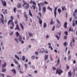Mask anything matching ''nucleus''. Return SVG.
<instances>
[{
	"instance_id": "nucleus-28",
	"label": "nucleus",
	"mask_w": 77,
	"mask_h": 77,
	"mask_svg": "<svg viewBox=\"0 0 77 77\" xmlns=\"http://www.w3.org/2000/svg\"><path fill=\"white\" fill-rule=\"evenodd\" d=\"M15 57L16 58H17V59H18V60H20V58L18 57V56H17L16 55H15Z\"/></svg>"
},
{
	"instance_id": "nucleus-46",
	"label": "nucleus",
	"mask_w": 77,
	"mask_h": 77,
	"mask_svg": "<svg viewBox=\"0 0 77 77\" xmlns=\"http://www.w3.org/2000/svg\"><path fill=\"white\" fill-rule=\"evenodd\" d=\"M35 56H38V51H36L35 53Z\"/></svg>"
},
{
	"instance_id": "nucleus-19",
	"label": "nucleus",
	"mask_w": 77,
	"mask_h": 77,
	"mask_svg": "<svg viewBox=\"0 0 77 77\" xmlns=\"http://www.w3.org/2000/svg\"><path fill=\"white\" fill-rule=\"evenodd\" d=\"M17 7L19 8H21V5L20 3H18L17 5Z\"/></svg>"
},
{
	"instance_id": "nucleus-40",
	"label": "nucleus",
	"mask_w": 77,
	"mask_h": 77,
	"mask_svg": "<svg viewBox=\"0 0 77 77\" xmlns=\"http://www.w3.org/2000/svg\"><path fill=\"white\" fill-rule=\"evenodd\" d=\"M18 70H21V67H20V65H18Z\"/></svg>"
},
{
	"instance_id": "nucleus-13",
	"label": "nucleus",
	"mask_w": 77,
	"mask_h": 77,
	"mask_svg": "<svg viewBox=\"0 0 77 77\" xmlns=\"http://www.w3.org/2000/svg\"><path fill=\"white\" fill-rule=\"evenodd\" d=\"M67 25H68V23L66 22H65L64 23L63 26L64 27V28H67Z\"/></svg>"
},
{
	"instance_id": "nucleus-51",
	"label": "nucleus",
	"mask_w": 77,
	"mask_h": 77,
	"mask_svg": "<svg viewBox=\"0 0 77 77\" xmlns=\"http://www.w3.org/2000/svg\"><path fill=\"white\" fill-rule=\"evenodd\" d=\"M53 69L54 71H55L56 69V68L54 67H53Z\"/></svg>"
},
{
	"instance_id": "nucleus-38",
	"label": "nucleus",
	"mask_w": 77,
	"mask_h": 77,
	"mask_svg": "<svg viewBox=\"0 0 77 77\" xmlns=\"http://www.w3.org/2000/svg\"><path fill=\"white\" fill-rule=\"evenodd\" d=\"M49 48H51V50H53V48L52 46H51V45H50L49 46Z\"/></svg>"
},
{
	"instance_id": "nucleus-20",
	"label": "nucleus",
	"mask_w": 77,
	"mask_h": 77,
	"mask_svg": "<svg viewBox=\"0 0 77 77\" xmlns=\"http://www.w3.org/2000/svg\"><path fill=\"white\" fill-rule=\"evenodd\" d=\"M29 15H30V17H33V15L32 14V13L31 12V11L30 10L29 11Z\"/></svg>"
},
{
	"instance_id": "nucleus-6",
	"label": "nucleus",
	"mask_w": 77,
	"mask_h": 77,
	"mask_svg": "<svg viewBox=\"0 0 77 77\" xmlns=\"http://www.w3.org/2000/svg\"><path fill=\"white\" fill-rule=\"evenodd\" d=\"M2 13L4 15H6V14H8V10L6 9H5L4 10V11H3Z\"/></svg>"
},
{
	"instance_id": "nucleus-36",
	"label": "nucleus",
	"mask_w": 77,
	"mask_h": 77,
	"mask_svg": "<svg viewBox=\"0 0 77 77\" xmlns=\"http://www.w3.org/2000/svg\"><path fill=\"white\" fill-rule=\"evenodd\" d=\"M11 25H12V26L13 27H14V22H11V23H10Z\"/></svg>"
},
{
	"instance_id": "nucleus-52",
	"label": "nucleus",
	"mask_w": 77,
	"mask_h": 77,
	"mask_svg": "<svg viewBox=\"0 0 77 77\" xmlns=\"http://www.w3.org/2000/svg\"><path fill=\"white\" fill-rule=\"evenodd\" d=\"M55 29V26H54L52 29V31H54V30Z\"/></svg>"
},
{
	"instance_id": "nucleus-45",
	"label": "nucleus",
	"mask_w": 77,
	"mask_h": 77,
	"mask_svg": "<svg viewBox=\"0 0 77 77\" xmlns=\"http://www.w3.org/2000/svg\"><path fill=\"white\" fill-rule=\"evenodd\" d=\"M50 58L51 61H53V59H52V56H51L50 55Z\"/></svg>"
},
{
	"instance_id": "nucleus-43",
	"label": "nucleus",
	"mask_w": 77,
	"mask_h": 77,
	"mask_svg": "<svg viewBox=\"0 0 77 77\" xmlns=\"http://www.w3.org/2000/svg\"><path fill=\"white\" fill-rule=\"evenodd\" d=\"M24 65L25 66V69H27L28 65L27 64H24Z\"/></svg>"
},
{
	"instance_id": "nucleus-24",
	"label": "nucleus",
	"mask_w": 77,
	"mask_h": 77,
	"mask_svg": "<svg viewBox=\"0 0 77 77\" xmlns=\"http://www.w3.org/2000/svg\"><path fill=\"white\" fill-rule=\"evenodd\" d=\"M61 8H62V11H63L64 10H65V11H66V7H65V6H64V7L62 6Z\"/></svg>"
},
{
	"instance_id": "nucleus-25",
	"label": "nucleus",
	"mask_w": 77,
	"mask_h": 77,
	"mask_svg": "<svg viewBox=\"0 0 77 77\" xmlns=\"http://www.w3.org/2000/svg\"><path fill=\"white\" fill-rule=\"evenodd\" d=\"M68 74H69V77L70 76H71V75H72V73H71V71H69L68 72Z\"/></svg>"
},
{
	"instance_id": "nucleus-9",
	"label": "nucleus",
	"mask_w": 77,
	"mask_h": 77,
	"mask_svg": "<svg viewBox=\"0 0 77 77\" xmlns=\"http://www.w3.org/2000/svg\"><path fill=\"white\" fill-rule=\"evenodd\" d=\"M24 8L26 10L29 9V3H27L26 5L25 6Z\"/></svg>"
},
{
	"instance_id": "nucleus-58",
	"label": "nucleus",
	"mask_w": 77,
	"mask_h": 77,
	"mask_svg": "<svg viewBox=\"0 0 77 77\" xmlns=\"http://www.w3.org/2000/svg\"><path fill=\"white\" fill-rule=\"evenodd\" d=\"M67 38V36H65L64 37V39H66Z\"/></svg>"
},
{
	"instance_id": "nucleus-41",
	"label": "nucleus",
	"mask_w": 77,
	"mask_h": 77,
	"mask_svg": "<svg viewBox=\"0 0 77 77\" xmlns=\"http://www.w3.org/2000/svg\"><path fill=\"white\" fill-rule=\"evenodd\" d=\"M16 35L17 37H18V36L20 35V34L18 33V32H16Z\"/></svg>"
},
{
	"instance_id": "nucleus-15",
	"label": "nucleus",
	"mask_w": 77,
	"mask_h": 77,
	"mask_svg": "<svg viewBox=\"0 0 77 77\" xmlns=\"http://www.w3.org/2000/svg\"><path fill=\"white\" fill-rule=\"evenodd\" d=\"M15 30H18L19 31H20V28H19V27L18 26V25H17V26L15 29Z\"/></svg>"
},
{
	"instance_id": "nucleus-59",
	"label": "nucleus",
	"mask_w": 77,
	"mask_h": 77,
	"mask_svg": "<svg viewBox=\"0 0 77 77\" xmlns=\"http://www.w3.org/2000/svg\"><path fill=\"white\" fill-rule=\"evenodd\" d=\"M38 10L40 12V11H41V7H40L39 8H38Z\"/></svg>"
},
{
	"instance_id": "nucleus-2",
	"label": "nucleus",
	"mask_w": 77,
	"mask_h": 77,
	"mask_svg": "<svg viewBox=\"0 0 77 77\" xmlns=\"http://www.w3.org/2000/svg\"><path fill=\"white\" fill-rule=\"evenodd\" d=\"M1 16L2 18H0L1 22V23H2L3 24H5V22H4V16H3V15L2 14H1Z\"/></svg>"
},
{
	"instance_id": "nucleus-8",
	"label": "nucleus",
	"mask_w": 77,
	"mask_h": 77,
	"mask_svg": "<svg viewBox=\"0 0 77 77\" xmlns=\"http://www.w3.org/2000/svg\"><path fill=\"white\" fill-rule=\"evenodd\" d=\"M77 14V9H76L75 10L74 12L73 13V15L74 17H75Z\"/></svg>"
},
{
	"instance_id": "nucleus-50",
	"label": "nucleus",
	"mask_w": 77,
	"mask_h": 77,
	"mask_svg": "<svg viewBox=\"0 0 77 77\" xmlns=\"http://www.w3.org/2000/svg\"><path fill=\"white\" fill-rule=\"evenodd\" d=\"M16 8L15 7H14V13H15L16 12Z\"/></svg>"
},
{
	"instance_id": "nucleus-34",
	"label": "nucleus",
	"mask_w": 77,
	"mask_h": 77,
	"mask_svg": "<svg viewBox=\"0 0 77 77\" xmlns=\"http://www.w3.org/2000/svg\"><path fill=\"white\" fill-rule=\"evenodd\" d=\"M73 29H71V28H70L69 29V32H73Z\"/></svg>"
},
{
	"instance_id": "nucleus-54",
	"label": "nucleus",
	"mask_w": 77,
	"mask_h": 77,
	"mask_svg": "<svg viewBox=\"0 0 77 77\" xmlns=\"http://www.w3.org/2000/svg\"><path fill=\"white\" fill-rule=\"evenodd\" d=\"M14 33V32L12 31L11 32V33L10 34V35L11 36H12V35H13V34Z\"/></svg>"
},
{
	"instance_id": "nucleus-17",
	"label": "nucleus",
	"mask_w": 77,
	"mask_h": 77,
	"mask_svg": "<svg viewBox=\"0 0 77 77\" xmlns=\"http://www.w3.org/2000/svg\"><path fill=\"white\" fill-rule=\"evenodd\" d=\"M14 60L15 63L16 65H18V62L15 59H14Z\"/></svg>"
},
{
	"instance_id": "nucleus-3",
	"label": "nucleus",
	"mask_w": 77,
	"mask_h": 77,
	"mask_svg": "<svg viewBox=\"0 0 77 77\" xmlns=\"http://www.w3.org/2000/svg\"><path fill=\"white\" fill-rule=\"evenodd\" d=\"M11 20H10L8 23V26L9 25V24L11 23V22H13V20H14V17H13V16H12L11 17Z\"/></svg>"
},
{
	"instance_id": "nucleus-16",
	"label": "nucleus",
	"mask_w": 77,
	"mask_h": 77,
	"mask_svg": "<svg viewBox=\"0 0 77 77\" xmlns=\"http://www.w3.org/2000/svg\"><path fill=\"white\" fill-rule=\"evenodd\" d=\"M59 63H60V60H59V58H58L57 63V64H56V66H57V65H59Z\"/></svg>"
},
{
	"instance_id": "nucleus-61",
	"label": "nucleus",
	"mask_w": 77,
	"mask_h": 77,
	"mask_svg": "<svg viewBox=\"0 0 77 77\" xmlns=\"http://www.w3.org/2000/svg\"><path fill=\"white\" fill-rule=\"evenodd\" d=\"M10 29H14V27H13V26H12L10 27Z\"/></svg>"
},
{
	"instance_id": "nucleus-55",
	"label": "nucleus",
	"mask_w": 77,
	"mask_h": 77,
	"mask_svg": "<svg viewBox=\"0 0 77 77\" xmlns=\"http://www.w3.org/2000/svg\"><path fill=\"white\" fill-rule=\"evenodd\" d=\"M33 5H36V3L34 1H33L32 2Z\"/></svg>"
},
{
	"instance_id": "nucleus-47",
	"label": "nucleus",
	"mask_w": 77,
	"mask_h": 77,
	"mask_svg": "<svg viewBox=\"0 0 77 77\" xmlns=\"http://www.w3.org/2000/svg\"><path fill=\"white\" fill-rule=\"evenodd\" d=\"M15 41H16V42H17V43H18V38H15Z\"/></svg>"
},
{
	"instance_id": "nucleus-10",
	"label": "nucleus",
	"mask_w": 77,
	"mask_h": 77,
	"mask_svg": "<svg viewBox=\"0 0 77 77\" xmlns=\"http://www.w3.org/2000/svg\"><path fill=\"white\" fill-rule=\"evenodd\" d=\"M48 59V55L45 54L44 58V60H47Z\"/></svg>"
},
{
	"instance_id": "nucleus-53",
	"label": "nucleus",
	"mask_w": 77,
	"mask_h": 77,
	"mask_svg": "<svg viewBox=\"0 0 77 77\" xmlns=\"http://www.w3.org/2000/svg\"><path fill=\"white\" fill-rule=\"evenodd\" d=\"M40 5H41V6H42L44 5V3L43 2H41L40 3Z\"/></svg>"
},
{
	"instance_id": "nucleus-37",
	"label": "nucleus",
	"mask_w": 77,
	"mask_h": 77,
	"mask_svg": "<svg viewBox=\"0 0 77 77\" xmlns=\"http://www.w3.org/2000/svg\"><path fill=\"white\" fill-rule=\"evenodd\" d=\"M21 39H22V38L21 36H20L19 38V40L20 42H21Z\"/></svg>"
},
{
	"instance_id": "nucleus-11",
	"label": "nucleus",
	"mask_w": 77,
	"mask_h": 77,
	"mask_svg": "<svg viewBox=\"0 0 77 77\" xmlns=\"http://www.w3.org/2000/svg\"><path fill=\"white\" fill-rule=\"evenodd\" d=\"M37 17L38 19L39 20V21L40 24H42V20H41L40 18H39V17L38 16H37Z\"/></svg>"
},
{
	"instance_id": "nucleus-42",
	"label": "nucleus",
	"mask_w": 77,
	"mask_h": 77,
	"mask_svg": "<svg viewBox=\"0 0 77 77\" xmlns=\"http://www.w3.org/2000/svg\"><path fill=\"white\" fill-rule=\"evenodd\" d=\"M56 38H57V40H59V37L57 35H55Z\"/></svg>"
},
{
	"instance_id": "nucleus-32",
	"label": "nucleus",
	"mask_w": 77,
	"mask_h": 77,
	"mask_svg": "<svg viewBox=\"0 0 77 77\" xmlns=\"http://www.w3.org/2000/svg\"><path fill=\"white\" fill-rule=\"evenodd\" d=\"M58 12L59 14H60V13H61V10L59 8L58 9Z\"/></svg>"
},
{
	"instance_id": "nucleus-7",
	"label": "nucleus",
	"mask_w": 77,
	"mask_h": 77,
	"mask_svg": "<svg viewBox=\"0 0 77 77\" xmlns=\"http://www.w3.org/2000/svg\"><path fill=\"white\" fill-rule=\"evenodd\" d=\"M39 53H44L45 52V50H44V48H41L39 51Z\"/></svg>"
},
{
	"instance_id": "nucleus-49",
	"label": "nucleus",
	"mask_w": 77,
	"mask_h": 77,
	"mask_svg": "<svg viewBox=\"0 0 77 77\" xmlns=\"http://www.w3.org/2000/svg\"><path fill=\"white\" fill-rule=\"evenodd\" d=\"M64 45L65 47H66V45H67V43H66V42H65L63 44Z\"/></svg>"
},
{
	"instance_id": "nucleus-63",
	"label": "nucleus",
	"mask_w": 77,
	"mask_h": 77,
	"mask_svg": "<svg viewBox=\"0 0 77 77\" xmlns=\"http://www.w3.org/2000/svg\"><path fill=\"white\" fill-rule=\"evenodd\" d=\"M31 59H35V57H34V56H32V57H31Z\"/></svg>"
},
{
	"instance_id": "nucleus-4",
	"label": "nucleus",
	"mask_w": 77,
	"mask_h": 77,
	"mask_svg": "<svg viewBox=\"0 0 77 77\" xmlns=\"http://www.w3.org/2000/svg\"><path fill=\"white\" fill-rule=\"evenodd\" d=\"M57 27H58V28H59L60 26L61 23H60V21H59L58 19H57Z\"/></svg>"
},
{
	"instance_id": "nucleus-60",
	"label": "nucleus",
	"mask_w": 77,
	"mask_h": 77,
	"mask_svg": "<svg viewBox=\"0 0 77 77\" xmlns=\"http://www.w3.org/2000/svg\"><path fill=\"white\" fill-rule=\"evenodd\" d=\"M65 34V35H68V32H64Z\"/></svg>"
},
{
	"instance_id": "nucleus-27",
	"label": "nucleus",
	"mask_w": 77,
	"mask_h": 77,
	"mask_svg": "<svg viewBox=\"0 0 77 77\" xmlns=\"http://www.w3.org/2000/svg\"><path fill=\"white\" fill-rule=\"evenodd\" d=\"M6 66V63L5 62H4V64H3L2 66V67L3 68V67H5Z\"/></svg>"
},
{
	"instance_id": "nucleus-39",
	"label": "nucleus",
	"mask_w": 77,
	"mask_h": 77,
	"mask_svg": "<svg viewBox=\"0 0 77 77\" xmlns=\"http://www.w3.org/2000/svg\"><path fill=\"white\" fill-rule=\"evenodd\" d=\"M71 56L70 55L68 57V60H71Z\"/></svg>"
},
{
	"instance_id": "nucleus-12",
	"label": "nucleus",
	"mask_w": 77,
	"mask_h": 77,
	"mask_svg": "<svg viewBox=\"0 0 77 77\" xmlns=\"http://www.w3.org/2000/svg\"><path fill=\"white\" fill-rule=\"evenodd\" d=\"M2 4L4 6H6V2L5 1H3L2 2Z\"/></svg>"
},
{
	"instance_id": "nucleus-57",
	"label": "nucleus",
	"mask_w": 77,
	"mask_h": 77,
	"mask_svg": "<svg viewBox=\"0 0 77 77\" xmlns=\"http://www.w3.org/2000/svg\"><path fill=\"white\" fill-rule=\"evenodd\" d=\"M69 21H72V17H71L69 20Z\"/></svg>"
},
{
	"instance_id": "nucleus-62",
	"label": "nucleus",
	"mask_w": 77,
	"mask_h": 77,
	"mask_svg": "<svg viewBox=\"0 0 77 77\" xmlns=\"http://www.w3.org/2000/svg\"><path fill=\"white\" fill-rule=\"evenodd\" d=\"M67 66V70L68 71L69 70V66H68V65Z\"/></svg>"
},
{
	"instance_id": "nucleus-22",
	"label": "nucleus",
	"mask_w": 77,
	"mask_h": 77,
	"mask_svg": "<svg viewBox=\"0 0 77 77\" xmlns=\"http://www.w3.org/2000/svg\"><path fill=\"white\" fill-rule=\"evenodd\" d=\"M20 26L22 28V29L23 30H24V26H23V24H22V23H20Z\"/></svg>"
},
{
	"instance_id": "nucleus-14",
	"label": "nucleus",
	"mask_w": 77,
	"mask_h": 77,
	"mask_svg": "<svg viewBox=\"0 0 77 77\" xmlns=\"http://www.w3.org/2000/svg\"><path fill=\"white\" fill-rule=\"evenodd\" d=\"M11 71H12V72H13V73L14 74H16L17 73L16 72V70L14 69H13L12 70H11Z\"/></svg>"
},
{
	"instance_id": "nucleus-35",
	"label": "nucleus",
	"mask_w": 77,
	"mask_h": 77,
	"mask_svg": "<svg viewBox=\"0 0 77 77\" xmlns=\"http://www.w3.org/2000/svg\"><path fill=\"white\" fill-rule=\"evenodd\" d=\"M24 15L26 18H28V16L27 14H25Z\"/></svg>"
},
{
	"instance_id": "nucleus-5",
	"label": "nucleus",
	"mask_w": 77,
	"mask_h": 77,
	"mask_svg": "<svg viewBox=\"0 0 77 77\" xmlns=\"http://www.w3.org/2000/svg\"><path fill=\"white\" fill-rule=\"evenodd\" d=\"M57 8H58V7H55L54 9V14L55 17H56V11H57Z\"/></svg>"
},
{
	"instance_id": "nucleus-56",
	"label": "nucleus",
	"mask_w": 77,
	"mask_h": 77,
	"mask_svg": "<svg viewBox=\"0 0 77 77\" xmlns=\"http://www.w3.org/2000/svg\"><path fill=\"white\" fill-rule=\"evenodd\" d=\"M38 14H39V15H40V17H41V16H42L41 13L40 12H38Z\"/></svg>"
},
{
	"instance_id": "nucleus-64",
	"label": "nucleus",
	"mask_w": 77,
	"mask_h": 77,
	"mask_svg": "<svg viewBox=\"0 0 77 77\" xmlns=\"http://www.w3.org/2000/svg\"><path fill=\"white\" fill-rule=\"evenodd\" d=\"M70 47H72V42H71L70 43Z\"/></svg>"
},
{
	"instance_id": "nucleus-18",
	"label": "nucleus",
	"mask_w": 77,
	"mask_h": 77,
	"mask_svg": "<svg viewBox=\"0 0 77 77\" xmlns=\"http://www.w3.org/2000/svg\"><path fill=\"white\" fill-rule=\"evenodd\" d=\"M29 35V36L30 37H32V36H33V33L29 32L28 33Z\"/></svg>"
},
{
	"instance_id": "nucleus-1",
	"label": "nucleus",
	"mask_w": 77,
	"mask_h": 77,
	"mask_svg": "<svg viewBox=\"0 0 77 77\" xmlns=\"http://www.w3.org/2000/svg\"><path fill=\"white\" fill-rule=\"evenodd\" d=\"M63 71L61 69H59V68H57V69L56 70V74H58L59 75H61L63 72Z\"/></svg>"
},
{
	"instance_id": "nucleus-23",
	"label": "nucleus",
	"mask_w": 77,
	"mask_h": 77,
	"mask_svg": "<svg viewBox=\"0 0 77 77\" xmlns=\"http://www.w3.org/2000/svg\"><path fill=\"white\" fill-rule=\"evenodd\" d=\"M6 71V70L5 68L3 67L2 68V72H5V71Z\"/></svg>"
},
{
	"instance_id": "nucleus-31",
	"label": "nucleus",
	"mask_w": 77,
	"mask_h": 77,
	"mask_svg": "<svg viewBox=\"0 0 77 77\" xmlns=\"http://www.w3.org/2000/svg\"><path fill=\"white\" fill-rule=\"evenodd\" d=\"M43 27L44 28H45V27H47V24H46V23L45 22L44 23Z\"/></svg>"
},
{
	"instance_id": "nucleus-26",
	"label": "nucleus",
	"mask_w": 77,
	"mask_h": 77,
	"mask_svg": "<svg viewBox=\"0 0 77 77\" xmlns=\"http://www.w3.org/2000/svg\"><path fill=\"white\" fill-rule=\"evenodd\" d=\"M23 3H24V4L23 5V6L24 7L25 6V5H27V3L24 0L23 1Z\"/></svg>"
},
{
	"instance_id": "nucleus-33",
	"label": "nucleus",
	"mask_w": 77,
	"mask_h": 77,
	"mask_svg": "<svg viewBox=\"0 0 77 77\" xmlns=\"http://www.w3.org/2000/svg\"><path fill=\"white\" fill-rule=\"evenodd\" d=\"M42 9L43 11V12L44 13H45V11H46V8L45 7H44V8H43Z\"/></svg>"
},
{
	"instance_id": "nucleus-44",
	"label": "nucleus",
	"mask_w": 77,
	"mask_h": 77,
	"mask_svg": "<svg viewBox=\"0 0 77 77\" xmlns=\"http://www.w3.org/2000/svg\"><path fill=\"white\" fill-rule=\"evenodd\" d=\"M53 19H51V21L50 22V25H52V24H53Z\"/></svg>"
},
{
	"instance_id": "nucleus-30",
	"label": "nucleus",
	"mask_w": 77,
	"mask_h": 77,
	"mask_svg": "<svg viewBox=\"0 0 77 77\" xmlns=\"http://www.w3.org/2000/svg\"><path fill=\"white\" fill-rule=\"evenodd\" d=\"M26 59V57L24 56H23L22 57V60L24 61Z\"/></svg>"
},
{
	"instance_id": "nucleus-48",
	"label": "nucleus",
	"mask_w": 77,
	"mask_h": 77,
	"mask_svg": "<svg viewBox=\"0 0 77 77\" xmlns=\"http://www.w3.org/2000/svg\"><path fill=\"white\" fill-rule=\"evenodd\" d=\"M28 75L29 76V77H33V76H32V74H28Z\"/></svg>"
},
{
	"instance_id": "nucleus-29",
	"label": "nucleus",
	"mask_w": 77,
	"mask_h": 77,
	"mask_svg": "<svg viewBox=\"0 0 77 77\" xmlns=\"http://www.w3.org/2000/svg\"><path fill=\"white\" fill-rule=\"evenodd\" d=\"M30 68H32V69H35V66L33 65H31L30 66Z\"/></svg>"
},
{
	"instance_id": "nucleus-21",
	"label": "nucleus",
	"mask_w": 77,
	"mask_h": 77,
	"mask_svg": "<svg viewBox=\"0 0 77 77\" xmlns=\"http://www.w3.org/2000/svg\"><path fill=\"white\" fill-rule=\"evenodd\" d=\"M47 9H48V10H50L51 12H52V9H53V8H50V7L48 6L47 8Z\"/></svg>"
}]
</instances>
